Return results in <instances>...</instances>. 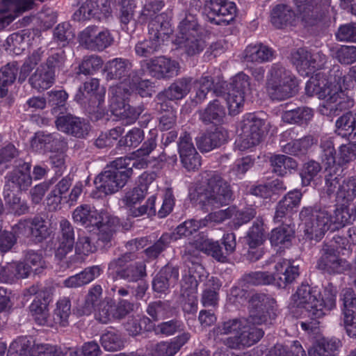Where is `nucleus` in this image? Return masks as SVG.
I'll return each instance as SVG.
<instances>
[{
	"label": "nucleus",
	"mask_w": 356,
	"mask_h": 356,
	"mask_svg": "<svg viewBox=\"0 0 356 356\" xmlns=\"http://www.w3.org/2000/svg\"><path fill=\"white\" fill-rule=\"evenodd\" d=\"M134 303L120 299L117 303L111 299L102 301L96 313V319L102 323H108L112 320L125 318L134 310Z\"/></svg>",
	"instance_id": "11"
},
{
	"label": "nucleus",
	"mask_w": 356,
	"mask_h": 356,
	"mask_svg": "<svg viewBox=\"0 0 356 356\" xmlns=\"http://www.w3.org/2000/svg\"><path fill=\"white\" fill-rule=\"evenodd\" d=\"M179 270L176 266L166 265L162 268L152 280V289L158 293H166L170 286L176 284Z\"/></svg>",
	"instance_id": "25"
},
{
	"label": "nucleus",
	"mask_w": 356,
	"mask_h": 356,
	"mask_svg": "<svg viewBox=\"0 0 356 356\" xmlns=\"http://www.w3.org/2000/svg\"><path fill=\"white\" fill-rule=\"evenodd\" d=\"M71 314V302L68 298L60 299L54 313V321L55 323L62 326H66L68 323V318Z\"/></svg>",
	"instance_id": "64"
},
{
	"label": "nucleus",
	"mask_w": 356,
	"mask_h": 356,
	"mask_svg": "<svg viewBox=\"0 0 356 356\" xmlns=\"http://www.w3.org/2000/svg\"><path fill=\"white\" fill-rule=\"evenodd\" d=\"M297 19V14L290 6L285 4H278L271 10L270 22L277 29H282L287 26H293Z\"/></svg>",
	"instance_id": "29"
},
{
	"label": "nucleus",
	"mask_w": 356,
	"mask_h": 356,
	"mask_svg": "<svg viewBox=\"0 0 356 356\" xmlns=\"http://www.w3.org/2000/svg\"><path fill=\"white\" fill-rule=\"evenodd\" d=\"M314 115L312 108L308 107H298L293 110L286 111L282 115L284 122L291 124H306L311 120Z\"/></svg>",
	"instance_id": "51"
},
{
	"label": "nucleus",
	"mask_w": 356,
	"mask_h": 356,
	"mask_svg": "<svg viewBox=\"0 0 356 356\" xmlns=\"http://www.w3.org/2000/svg\"><path fill=\"white\" fill-rule=\"evenodd\" d=\"M99 266H92L86 268L81 273L70 276L64 281V285L69 288H76L88 284L99 277L102 273Z\"/></svg>",
	"instance_id": "34"
},
{
	"label": "nucleus",
	"mask_w": 356,
	"mask_h": 356,
	"mask_svg": "<svg viewBox=\"0 0 356 356\" xmlns=\"http://www.w3.org/2000/svg\"><path fill=\"white\" fill-rule=\"evenodd\" d=\"M96 210L92 209L88 205L78 207L73 212L72 217L74 222L80 223L86 227H94L101 222V218Z\"/></svg>",
	"instance_id": "36"
},
{
	"label": "nucleus",
	"mask_w": 356,
	"mask_h": 356,
	"mask_svg": "<svg viewBox=\"0 0 356 356\" xmlns=\"http://www.w3.org/2000/svg\"><path fill=\"white\" fill-rule=\"evenodd\" d=\"M206 220L191 219L186 220L177 227L175 232L170 234L172 240H177L182 236H188L196 232L201 227H204Z\"/></svg>",
	"instance_id": "60"
},
{
	"label": "nucleus",
	"mask_w": 356,
	"mask_h": 356,
	"mask_svg": "<svg viewBox=\"0 0 356 356\" xmlns=\"http://www.w3.org/2000/svg\"><path fill=\"white\" fill-rule=\"evenodd\" d=\"M310 58V51L304 48L297 49L292 54V62L300 75L309 76L312 74Z\"/></svg>",
	"instance_id": "50"
},
{
	"label": "nucleus",
	"mask_w": 356,
	"mask_h": 356,
	"mask_svg": "<svg viewBox=\"0 0 356 356\" xmlns=\"http://www.w3.org/2000/svg\"><path fill=\"white\" fill-rule=\"evenodd\" d=\"M103 63V60L99 56L90 55L84 56L79 65L77 73L84 75H92L102 68Z\"/></svg>",
	"instance_id": "63"
},
{
	"label": "nucleus",
	"mask_w": 356,
	"mask_h": 356,
	"mask_svg": "<svg viewBox=\"0 0 356 356\" xmlns=\"http://www.w3.org/2000/svg\"><path fill=\"white\" fill-rule=\"evenodd\" d=\"M329 218L331 232H334L352 223L356 218V214L348 206L342 204L337 207L332 214L330 213Z\"/></svg>",
	"instance_id": "33"
},
{
	"label": "nucleus",
	"mask_w": 356,
	"mask_h": 356,
	"mask_svg": "<svg viewBox=\"0 0 356 356\" xmlns=\"http://www.w3.org/2000/svg\"><path fill=\"white\" fill-rule=\"evenodd\" d=\"M343 321L348 335L356 337V294L355 291L347 288L342 291Z\"/></svg>",
	"instance_id": "17"
},
{
	"label": "nucleus",
	"mask_w": 356,
	"mask_h": 356,
	"mask_svg": "<svg viewBox=\"0 0 356 356\" xmlns=\"http://www.w3.org/2000/svg\"><path fill=\"white\" fill-rule=\"evenodd\" d=\"M48 103L51 107V113L55 115L63 114L65 111V104L68 94L65 90H51L47 92Z\"/></svg>",
	"instance_id": "57"
},
{
	"label": "nucleus",
	"mask_w": 356,
	"mask_h": 356,
	"mask_svg": "<svg viewBox=\"0 0 356 356\" xmlns=\"http://www.w3.org/2000/svg\"><path fill=\"white\" fill-rule=\"evenodd\" d=\"M147 314L154 321H159L172 316V309L169 301L157 300L150 302L146 309Z\"/></svg>",
	"instance_id": "45"
},
{
	"label": "nucleus",
	"mask_w": 356,
	"mask_h": 356,
	"mask_svg": "<svg viewBox=\"0 0 356 356\" xmlns=\"http://www.w3.org/2000/svg\"><path fill=\"white\" fill-rule=\"evenodd\" d=\"M319 298L320 292L316 289L304 284L298 288L292 297L295 305L302 309V314L313 321L324 316Z\"/></svg>",
	"instance_id": "7"
},
{
	"label": "nucleus",
	"mask_w": 356,
	"mask_h": 356,
	"mask_svg": "<svg viewBox=\"0 0 356 356\" xmlns=\"http://www.w3.org/2000/svg\"><path fill=\"white\" fill-rule=\"evenodd\" d=\"M207 17L211 23L216 25L227 26L236 15V6L233 2L227 0H213L205 4Z\"/></svg>",
	"instance_id": "15"
},
{
	"label": "nucleus",
	"mask_w": 356,
	"mask_h": 356,
	"mask_svg": "<svg viewBox=\"0 0 356 356\" xmlns=\"http://www.w3.org/2000/svg\"><path fill=\"white\" fill-rule=\"evenodd\" d=\"M244 323H245V318H234L224 321L213 329V334L215 337L229 334L238 335L245 325Z\"/></svg>",
	"instance_id": "56"
},
{
	"label": "nucleus",
	"mask_w": 356,
	"mask_h": 356,
	"mask_svg": "<svg viewBox=\"0 0 356 356\" xmlns=\"http://www.w3.org/2000/svg\"><path fill=\"white\" fill-rule=\"evenodd\" d=\"M197 281L194 275H191L189 270L188 274L183 275L181 281V295L184 300L188 302L191 307V311L197 306Z\"/></svg>",
	"instance_id": "37"
},
{
	"label": "nucleus",
	"mask_w": 356,
	"mask_h": 356,
	"mask_svg": "<svg viewBox=\"0 0 356 356\" xmlns=\"http://www.w3.org/2000/svg\"><path fill=\"white\" fill-rule=\"evenodd\" d=\"M44 51L41 48H38L33 51L25 60L24 64L21 67L18 81L21 83L25 81L26 77L34 67L41 61Z\"/></svg>",
	"instance_id": "59"
},
{
	"label": "nucleus",
	"mask_w": 356,
	"mask_h": 356,
	"mask_svg": "<svg viewBox=\"0 0 356 356\" xmlns=\"http://www.w3.org/2000/svg\"><path fill=\"white\" fill-rule=\"evenodd\" d=\"M249 316L254 325H269L277 316L275 301L264 293H254L249 300Z\"/></svg>",
	"instance_id": "8"
},
{
	"label": "nucleus",
	"mask_w": 356,
	"mask_h": 356,
	"mask_svg": "<svg viewBox=\"0 0 356 356\" xmlns=\"http://www.w3.org/2000/svg\"><path fill=\"white\" fill-rule=\"evenodd\" d=\"M157 109L161 111L159 127L163 131L172 129L176 124V111L171 106H169L167 102L159 101Z\"/></svg>",
	"instance_id": "53"
},
{
	"label": "nucleus",
	"mask_w": 356,
	"mask_h": 356,
	"mask_svg": "<svg viewBox=\"0 0 356 356\" xmlns=\"http://www.w3.org/2000/svg\"><path fill=\"white\" fill-rule=\"evenodd\" d=\"M302 198V193L298 190L289 192L277 204L274 221L282 225H291L293 209L298 207Z\"/></svg>",
	"instance_id": "18"
},
{
	"label": "nucleus",
	"mask_w": 356,
	"mask_h": 356,
	"mask_svg": "<svg viewBox=\"0 0 356 356\" xmlns=\"http://www.w3.org/2000/svg\"><path fill=\"white\" fill-rule=\"evenodd\" d=\"M74 229L72 225L66 219L59 222L58 245L55 251L56 257L62 260L71 252L74 246Z\"/></svg>",
	"instance_id": "23"
},
{
	"label": "nucleus",
	"mask_w": 356,
	"mask_h": 356,
	"mask_svg": "<svg viewBox=\"0 0 356 356\" xmlns=\"http://www.w3.org/2000/svg\"><path fill=\"white\" fill-rule=\"evenodd\" d=\"M129 171L122 172L106 168L95 179L96 188L104 195L113 194L125 186L129 180Z\"/></svg>",
	"instance_id": "14"
},
{
	"label": "nucleus",
	"mask_w": 356,
	"mask_h": 356,
	"mask_svg": "<svg viewBox=\"0 0 356 356\" xmlns=\"http://www.w3.org/2000/svg\"><path fill=\"white\" fill-rule=\"evenodd\" d=\"M79 42L87 49L102 51L112 45L114 38L109 30L92 25L80 33Z\"/></svg>",
	"instance_id": "10"
},
{
	"label": "nucleus",
	"mask_w": 356,
	"mask_h": 356,
	"mask_svg": "<svg viewBox=\"0 0 356 356\" xmlns=\"http://www.w3.org/2000/svg\"><path fill=\"white\" fill-rule=\"evenodd\" d=\"M144 70L147 69L150 74L156 79H168L177 74L179 63L165 56H158L150 60H144L140 62Z\"/></svg>",
	"instance_id": "16"
},
{
	"label": "nucleus",
	"mask_w": 356,
	"mask_h": 356,
	"mask_svg": "<svg viewBox=\"0 0 356 356\" xmlns=\"http://www.w3.org/2000/svg\"><path fill=\"white\" fill-rule=\"evenodd\" d=\"M319 72L312 76L305 86L308 96L317 95L323 100L318 107L319 113L332 117L339 115L354 105V99L342 89L345 76L339 65L333 66L328 72Z\"/></svg>",
	"instance_id": "1"
},
{
	"label": "nucleus",
	"mask_w": 356,
	"mask_h": 356,
	"mask_svg": "<svg viewBox=\"0 0 356 356\" xmlns=\"http://www.w3.org/2000/svg\"><path fill=\"white\" fill-rule=\"evenodd\" d=\"M225 116V111L219 99L210 102L204 110L200 112V118L206 124L220 123Z\"/></svg>",
	"instance_id": "40"
},
{
	"label": "nucleus",
	"mask_w": 356,
	"mask_h": 356,
	"mask_svg": "<svg viewBox=\"0 0 356 356\" xmlns=\"http://www.w3.org/2000/svg\"><path fill=\"white\" fill-rule=\"evenodd\" d=\"M222 248L218 241L212 239H205L202 243L200 249L207 254L211 256L216 261L225 263L228 257L234 252L236 246V236L234 233L225 234L221 243Z\"/></svg>",
	"instance_id": "13"
},
{
	"label": "nucleus",
	"mask_w": 356,
	"mask_h": 356,
	"mask_svg": "<svg viewBox=\"0 0 356 356\" xmlns=\"http://www.w3.org/2000/svg\"><path fill=\"white\" fill-rule=\"evenodd\" d=\"M274 272L271 273L273 279L272 284L280 288H285L293 283L300 275L298 266L286 259H280L274 266Z\"/></svg>",
	"instance_id": "19"
},
{
	"label": "nucleus",
	"mask_w": 356,
	"mask_h": 356,
	"mask_svg": "<svg viewBox=\"0 0 356 356\" xmlns=\"http://www.w3.org/2000/svg\"><path fill=\"white\" fill-rule=\"evenodd\" d=\"M35 346L31 337H19L10 343L7 356H34L33 348Z\"/></svg>",
	"instance_id": "43"
},
{
	"label": "nucleus",
	"mask_w": 356,
	"mask_h": 356,
	"mask_svg": "<svg viewBox=\"0 0 356 356\" xmlns=\"http://www.w3.org/2000/svg\"><path fill=\"white\" fill-rule=\"evenodd\" d=\"M96 250L88 236H79L75 244V254L70 258L68 267L77 263H83L86 257Z\"/></svg>",
	"instance_id": "41"
},
{
	"label": "nucleus",
	"mask_w": 356,
	"mask_h": 356,
	"mask_svg": "<svg viewBox=\"0 0 356 356\" xmlns=\"http://www.w3.org/2000/svg\"><path fill=\"white\" fill-rule=\"evenodd\" d=\"M148 22L149 36L154 40H160V42L163 44L172 31L170 22L165 20L163 16H156Z\"/></svg>",
	"instance_id": "35"
},
{
	"label": "nucleus",
	"mask_w": 356,
	"mask_h": 356,
	"mask_svg": "<svg viewBox=\"0 0 356 356\" xmlns=\"http://www.w3.org/2000/svg\"><path fill=\"white\" fill-rule=\"evenodd\" d=\"M296 78L280 63H273L268 72L266 90L273 100L282 101L290 98L298 92Z\"/></svg>",
	"instance_id": "3"
},
{
	"label": "nucleus",
	"mask_w": 356,
	"mask_h": 356,
	"mask_svg": "<svg viewBox=\"0 0 356 356\" xmlns=\"http://www.w3.org/2000/svg\"><path fill=\"white\" fill-rule=\"evenodd\" d=\"M227 138V132L217 128L213 131L202 134L196 138V145L201 152H209L220 147Z\"/></svg>",
	"instance_id": "27"
},
{
	"label": "nucleus",
	"mask_w": 356,
	"mask_h": 356,
	"mask_svg": "<svg viewBox=\"0 0 356 356\" xmlns=\"http://www.w3.org/2000/svg\"><path fill=\"white\" fill-rule=\"evenodd\" d=\"M18 229L27 227L31 238L37 243H41L51 234L48 222L41 217H35L26 222H19L17 225Z\"/></svg>",
	"instance_id": "32"
},
{
	"label": "nucleus",
	"mask_w": 356,
	"mask_h": 356,
	"mask_svg": "<svg viewBox=\"0 0 356 356\" xmlns=\"http://www.w3.org/2000/svg\"><path fill=\"white\" fill-rule=\"evenodd\" d=\"M265 240L266 233L263 220L257 218L248 232L247 243L250 248H257L261 245Z\"/></svg>",
	"instance_id": "54"
},
{
	"label": "nucleus",
	"mask_w": 356,
	"mask_h": 356,
	"mask_svg": "<svg viewBox=\"0 0 356 356\" xmlns=\"http://www.w3.org/2000/svg\"><path fill=\"white\" fill-rule=\"evenodd\" d=\"M316 267L324 273L337 275L349 270L350 264L339 257L334 248L324 244L321 249V255L317 261Z\"/></svg>",
	"instance_id": "12"
},
{
	"label": "nucleus",
	"mask_w": 356,
	"mask_h": 356,
	"mask_svg": "<svg viewBox=\"0 0 356 356\" xmlns=\"http://www.w3.org/2000/svg\"><path fill=\"white\" fill-rule=\"evenodd\" d=\"M264 122L254 113H247L241 122L242 133L236 141L238 148L244 151L257 145L261 140Z\"/></svg>",
	"instance_id": "9"
},
{
	"label": "nucleus",
	"mask_w": 356,
	"mask_h": 356,
	"mask_svg": "<svg viewBox=\"0 0 356 356\" xmlns=\"http://www.w3.org/2000/svg\"><path fill=\"white\" fill-rule=\"evenodd\" d=\"M274 53L271 48L262 43L251 44L243 51L242 58L245 62L262 63L271 61Z\"/></svg>",
	"instance_id": "28"
},
{
	"label": "nucleus",
	"mask_w": 356,
	"mask_h": 356,
	"mask_svg": "<svg viewBox=\"0 0 356 356\" xmlns=\"http://www.w3.org/2000/svg\"><path fill=\"white\" fill-rule=\"evenodd\" d=\"M110 107L113 115L126 124L134 123L140 115L143 108L134 107L127 103L130 95L129 89L122 86H113L109 89Z\"/></svg>",
	"instance_id": "6"
},
{
	"label": "nucleus",
	"mask_w": 356,
	"mask_h": 356,
	"mask_svg": "<svg viewBox=\"0 0 356 356\" xmlns=\"http://www.w3.org/2000/svg\"><path fill=\"white\" fill-rule=\"evenodd\" d=\"M29 83L38 91H43L49 88L55 81V74L49 72L41 65L29 78Z\"/></svg>",
	"instance_id": "39"
},
{
	"label": "nucleus",
	"mask_w": 356,
	"mask_h": 356,
	"mask_svg": "<svg viewBox=\"0 0 356 356\" xmlns=\"http://www.w3.org/2000/svg\"><path fill=\"white\" fill-rule=\"evenodd\" d=\"M33 0H0V24L9 25L22 13L30 10Z\"/></svg>",
	"instance_id": "22"
},
{
	"label": "nucleus",
	"mask_w": 356,
	"mask_h": 356,
	"mask_svg": "<svg viewBox=\"0 0 356 356\" xmlns=\"http://www.w3.org/2000/svg\"><path fill=\"white\" fill-rule=\"evenodd\" d=\"M294 230L291 225H282L272 230L270 241L273 245L288 246L293 237Z\"/></svg>",
	"instance_id": "52"
},
{
	"label": "nucleus",
	"mask_w": 356,
	"mask_h": 356,
	"mask_svg": "<svg viewBox=\"0 0 356 356\" xmlns=\"http://www.w3.org/2000/svg\"><path fill=\"white\" fill-rule=\"evenodd\" d=\"M330 213L318 206L303 207L300 212V219L305 225L306 237L316 242L320 241L325 233L331 232Z\"/></svg>",
	"instance_id": "5"
},
{
	"label": "nucleus",
	"mask_w": 356,
	"mask_h": 356,
	"mask_svg": "<svg viewBox=\"0 0 356 356\" xmlns=\"http://www.w3.org/2000/svg\"><path fill=\"white\" fill-rule=\"evenodd\" d=\"M55 123L59 131L76 138H83L89 134L90 124L71 114L58 116Z\"/></svg>",
	"instance_id": "20"
},
{
	"label": "nucleus",
	"mask_w": 356,
	"mask_h": 356,
	"mask_svg": "<svg viewBox=\"0 0 356 356\" xmlns=\"http://www.w3.org/2000/svg\"><path fill=\"white\" fill-rule=\"evenodd\" d=\"M213 85L212 77L202 76L194 83L195 95L192 97V102L196 104L202 103L207 97V95L211 90Z\"/></svg>",
	"instance_id": "61"
},
{
	"label": "nucleus",
	"mask_w": 356,
	"mask_h": 356,
	"mask_svg": "<svg viewBox=\"0 0 356 356\" xmlns=\"http://www.w3.org/2000/svg\"><path fill=\"white\" fill-rule=\"evenodd\" d=\"M356 197V175L345 179L336 193V199L346 202H353Z\"/></svg>",
	"instance_id": "55"
},
{
	"label": "nucleus",
	"mask_w": 356,
	"mask_h": 356,
	"mask_svg": "<svg viewBox=\"0 0 356 356\" xmlns=\"http://www.w3.org/2000/svg\"><path fill=\"white\" fill-rule=\"evenodd\" d=\"M273 172L279 176H284L287 170H295L298 167V163L293 158L283 155H273L270 159Z\"/></svg>",
	"instance_id": "48"
},
{
	"label": "nucleus",
	"mask_w": 356,
	"mask_h": 356,
	"mask_svg": "<svg viewBox=\"0 0 356 356\" xmlns=\"http://www.w3.org/2000/svg\"><path fill=\"white\" fill-rule=\"evenodd\" d=\"M31 166L29 163H19L16 168L9 172L6 177L7 179L5 184L6 190L12 189L17 192L27 190L32 183L30 174Z\"/></svg>",
	"instance_id": "21"
},
{
	"label": "nucleus",
	"mask_w": 356,
	"mask_h": 356,
	"mask_svg": "<svg viewBox=\"0 0 356 356\" xmlns=\"http://www.w3.org/2000/svg\"><path fill=\"white\" fill-rule=\"evenodd\" d=\"M251 322L245 318V323L239 333L241 343L243 346H250L258 342L264 336L262 329L250 324Z\"/></svg>",
	"instance_id": "49"
},
{
	"label": "nucleus",
	"mask_w": 356,
	"mask_h": 356,
	"mask_svg": "<svg viewBox=\"0 0 356 356\" xmlns=\"http://www.w3.org/2000/svg\"><path fill=\"white\" fill-rule=\"evenodd\" d=\"M146 275V265L142 261L134 262L118 272V278L128 282H138Z\"/></svg>",
	"instance_id": "46"
},
{
	"label": "nucleus",
	"mask_w": 356,
	"mask_h": 356,
	"mask_svg": "<svg viewBox=\"0 0 356 356\" xmlns=\"http://www.w3.org/2000/svg\"><path fill=\"white\" fill-rule=\"evenodd\" d=\"M179 44L181 48H182L185 53L189 56L199 54L206 47L203 33L195 35H188L187 37L179 38Z\"/></svg>",
	"instance_id": "38"
},
{
	"label": "nucleus",
	"mask_w": 356,
	"mask_h": 356,
	"mask_svg": "<svg viewBox=\"0 0 356 356\" xmlns=\"http://www.w3.org/2000/svg\"><path fill=\"white\" fill-rule=\"evenodd\" d=\"M191 82L192 79L190 77L175 80L168 88L157 95V100L166 102V100L175 101L184 98L191 91Z\"/></svg>",
	"instance_id": "24"
},
{
	"label": "nucleus",
	"mask_w": 356,
	"mask_h": 356,
	"mask_svg": "<svg viewBox=\"0 0 356 356\" xmlns=\"http://www.w3.org/2000/svg\"><path fill=\"white\" fill-rule=\"evenodd\" d=\"M67 143L58 133L38 132L32 140V146L38 149L56 152L63 149Z\"/></svg>",
	"instance_id": "26"
},
{
	"label": "nucleus",
	"mask_w": 356,
	"mask_h": 356,
	"mask_svg": "<svg viewBox=\"0 0 356 356\" xmlns=\"http://www.w3.org/2000/svg\"><path fill=\"white\" fill-rule=\"evenodd\" d=\"M118 224L117 218L104 214L101 218V222L94 227L99 230L98 239L105 243L111 242L116 232Z\"/></svg>",
	"instance_id": "42"
},
{
	"label": "nucleus",
	"mask_w": 356,
	"mask_h": 356,
	"mask_svg": "<svg viewBox=\"0 0 356 356\" xmlns=\"http://www.w3.org/2000/svg\"><path fill=\"white\" fill-rule=\"evenodd\" d=\"M320 148L321 149V161L325 165V168L340 167L336 164V150L334 138L330 137L323 138L321 140Z\"/></svg>",
	"instance_id": "47"
},
{
	"label": "nucleus",
	"mask_w": 356,
	"mask_h": 356,
	"mask_svg": "<svg viewBox=\"0 0 356 356\" xmlns=\"http://www.w3.org/2000/svg\"><path fill=\"white\" fill-rule=\"evenodd\" d=\"M204 182L197 184L190 193L191 200L203 209L218 208L227 205L232 200L233 193L229 184L216 171L202 173Z\"/></svg>",
	"instance_id": "2"
},
{
	"label": "nucleus",
	"mask_w": 356,
	"mask_h": 356,
	"mask_svg": "<svg viewBox=\"0 0 356 356\" xmlns=\"http://www.w3.org/2000/svg\"><path fill=\"white\" fill-rule=\"evenodd\" d=\"M99 8L98 3L93 0H88L74 13L73 19L81 22L91 18H99Z\"/></svg>",
	"instance_id": "58"
},
{
	"label": "nucleus",
	"mask_w": 356,
	"mask_h": 356,
	"mask_svg": "<svg viewBox=\"0 0 356 356\" xmlns=\"http://www.w3.org/2000/svg\"><path fill=\"white\" fill-rule=\"evenodd\" d=\"M50 301L51 296L48 292H40L29 306L30 312L39 325H43L47 323L49 316L48 305Z\"/></svg>",
	"instance_id": "31"
},
{
	"label": "nucleus",
	"mask_w": 356,
	"mask_h": 356,
	"mask_svg": "<svg viewBox=\"0 0 356 356\" xmlns=\"http://www.w3.org/2000/svg\"><path fill=\"white\" fill-rule=\"evenodd\" d=\"M104 71L106 80H117L120 84L129 89V91L135 88L147 86L148 80H141V73L132 70V63L126 58H115L108 60L106 65Z\"/></svg>",
	"instance_id": "4"
},
{
	"label": "nucleus",
	"mask_w": 356,
	"mask_h": 356,
	"mask_svg": "<svg viewBox=\"0 0 356 356\" xmlns=\"http://www.w3.org/2000/svg\"><path fill=\"white\" fill-rule=\"evenodd\" d=\"M335 126L339 135L356 136V115L350 111L346 112L337 120Z\"/></svg>",
	"instance_id": "44"
},
{
	"label": "nucleus",
	"mask_w": 356,
	"mask_h": 356,
	"mask_svg": "<svg viewBox=\"0 0 356 356\" xmlns=\"http://www.w3.org/2000/svg\"><path fill=\"white\" fill-rule=\"evenodd\" d=\"M303 21L309 26L316 24L322 18L318 7V0H293Z\"/></svg>",
	"instance_id": "30"
},
{
	"label": "nucleus",
	"mask_w": 356,
	"mask_h": 356,
	"mask_svg": "<svg viewBox=\"0 0 356 356\" xmlns=\"http://www.w3.org/2000/svg\"><path fill=\"white\" fill-rule=\"evenodd\" d=\"M162 44L160 40H154L149 36L148 39L138 41L135 45L134 51L138 56L149 57L158 52Z\"/></svg>",
	"instance_id": "62"
}]
</instances>
